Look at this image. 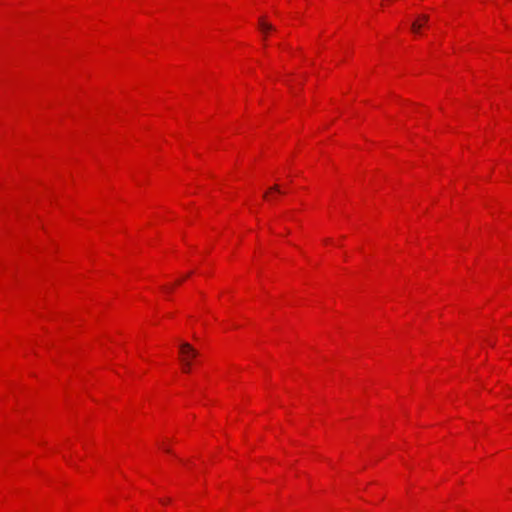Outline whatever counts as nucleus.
<instances>
[{"label":"nucleus","mask_w":512,"mask_h":512,"mask_svg":"<svg viewBox=\"0 0 512 512\" xmlns=\"http://www.w3.org/2000/svg\"><path fill=\"white\" fill-rule=\"evenodd\" d=\"M178 358L183 373H190L192 368L199 363L198 352L189 343H183L180 345Z\"/></svg>","instance_id":"nucleus-1"},{"label":"nucleus","mask_w":512,"mask_h":512,"mask_svg":"<svg viewBox=\"0 0 512 512\" xmlns=\"http://www.w3.org/2000/svg\"><path fill=\"white\" fill-rule=\"evenodd\" d=\"M258 28L264 40L268 39L276 31L274 26L267 20L266 17H261L259 19Z\"/></svg>","instance_id":"nucleus-2"},{"label":"nucleus","mask_w":512,"mask_h":512,"mask_svg":"<svg viewBox=\"0 0 512 512\" xmlns=\"http://www.w3.org/2000/svg\"><path fill=\"white\" fill-rule=\"evenodd\" d=\"M285 193H286V191L280 190L279 186L275 185L265 192V194L263 195V198L267 202H273V201L277 200L280 195H283Z\"/></svg>","instance_id":"nucleus-3"},{"label":"nucleus","mask_w":512,"mask_h":512,"mask_svg":"<svg viewBox=\"0 0 512 512\" xmlns=\"http://www.w3.org/2000/svg\"><path fill=\"white\" fill-rule=\"evenodd\" d=\"M429 20V16L426 14L420 15L415 21L411 24V31L415 34H418L424 23H427Z\"/></svg>","instance_id":"nucleus-4"},{"label":"nucleus","mask_w":512,"mask_h":512,"mask_svg":"<svg viewBox=\"0 0 512 512\" xmlns=\"http://www.w3.org/2000/svg\"><path fill=\"white\" fill-rule=\"evenodd\" d=\"M187 277H189V274H187L185 277H182V278L177 279V280L174 282V284H173V285H174V286H179V285H181V283H182V282H183Z\"/></svg>","instance_id":"nucleus-5"},{"label":"nucleus","mask_w":512,"mask_h":512,"mask_svg":"<svg viewBox=\"0 0 512 512\" xmlns=\"http://www.w3.org/2000/svg\"><path fill=\"white\" fill-rule=\"evenodd\" d=\"M161 449H163V450H164V451H166V452H169V449H168V448H166V447H164V446H162V447H161Z\"/></svg>","instance_id":"nucleus-6"}]
</instances>
